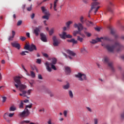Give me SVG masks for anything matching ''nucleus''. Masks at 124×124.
I'll list each match as a JSON object with an SVG mask.
<instances>
[{"label":"nucleus","mask_w":124,"mask_h":124,"mask_svg":"<svg viewBox=\"0 0 124 124\" xmlns=\"http://www.w3.org/2000/svg\"><path fill=\"white\" fill-rule=\"evenodd\" d=\"M105 47L109 52H113L115 50L117 52H120L124 49V46L119 42H115L114 44H108L105 46Z\"/></svg>","instance_id":"nucleus-1"},{"label":"nucleus","mask_w":124,"mask_h":124,"mask_svg":"<svg viewBox=\"0 0 124 124\" xmlns=\"http://www.w3.org/2000/svg\"><path fill=\"white\" fill-rule=\"evenodd\" d=\"M21 77L20 76H16L14 78V80L15 83L16 84H15V86L16 89L19 88V91L22 92L23 95H26L27 94V91L24 90L26 89L27 86L25 85L21 84L20 79Z\"/></svg>","instance_id":"nucleus-2"},{"label":"nucleus","mask_w":124,"mask_h":124,"mask_svg":"<svg viewBox=\"0 0 124 124\" xmlns=\"http://www.w3.org/2000/svg\"><path fill=\"white\" fill-rule=\"evenodd\" d=\"M57 60L55 58H52L51 62L49 63L48 62H46L45 63V65L46 67V69L48 72H51L52 69L54 71L57 70V68L55 65L57 64Z\"/></svg>","instance_id":"nucleus-3"},{"label":"nucleus","mask_w":124,"mask_h":124,"mask_svg":"<svg viewBox=\"0 0 124 124\" xmlns=\"http://www.w3.org/2000/svg\"><path fill=\"white\" fill-rule=\"evenodd\" d=\"M99 4L100 3L97 1H94L91 4V10L89 11V14L88 16V17L89 18H91L90 14L93 9H95L94 13L95 14V15H96V13L98 12V10L100 8V6H98V5H99Z\"/></svg>","instance_id":"nucleus-4"},{"label":"nucleus","mask_w":124,"mask_h":124,"mask_svg":"<svg viewBox=\"0 0 124 124\" xmlns=\"http://www.w3.org/2000/svg\"><path fill=\"white\" fill-rule=\"evenodd\" d=\"M74 27L75 28H78V31H74L73 33V35L74 37H76L77 34H81L80 33L82 30H83V26L82 24L80 23H78V24L77 23H75L74 25Z\"/></svg>","instance_id":"nucleus-5"},{"label":"nucleus","mask_w":124,"mask_h":124,"mask_svg":"<svg viewBox=\"0 0 124 124\" xmlns=\"http://www.w3.org/2000/svg\"><path fill=\"white\" fill-rule=\"evenodd\" d=\"M103 62L105 64H108V67L109 68V69L111 70V71L112 72H115V69L114 67L113 63V62H109V59L108 57L107 56L105 57L103 59Z\"/></svg>","instance_id":"nucleus-6"},{"label":"nucleus","mask_w":124,"mask_h":124,"mask_svg":"<svg viewBox=\"0 0 124 124\" xmlns=\"http://www.w3.org/2000/svg\"><path fill=\"white\" fill-rule=\"evenodd\" d=\"M41 9L42 13L46 15V16H43L42 18L46 19V20H48L49 19V16H50V14L49 11L47 10L46 7L44 6L41 7Z\"/></svg>","instance_id":"nucleus-7"},{"label":"nucleus","mask_w":124,"mask_h":124,"mask_svg":"<svg viewBox=\"0 0 124 124\" xmlns=\"http://www.w3.org/2000/svg\"><path fill=\"white\" fill-rule=\"evenodd\" d=\"M75 77L76 78H78V80L81 81L87 80L86 75L85 74H81V73H78V74H76Z\"/></svg>","instance_id":"nucleus-8"},{"label":"nucleus","mask_w":124,"mask_h":124,"mask_svg":"<svg viewBox=\"0 0 124 124\" xmlns=\"http://www.w3.org/2000/svg\"><path fill=\"white\" fill-rule=\"evenodd\" d=\"M53 45L54 46L57 47L61 43V40L59 38H57L56 36H53L52 38Z\"/></svg>","instance_id":"nucleus-9"},{"label":"nucleus","mask_w":124,"mask_h":124,"mask_svg":"<svg viewBox=\"0 0 124 124\" xmlns=\"http://www.w3.org/2000/svg\"><path fill=\"white\" fill-rule=\"evenodd\" d=\"M30 114V112L28 109H26V110H23L22 112L19 114V116L20 117L24 118L26 117Z\"/></svg>","instance_id":"nucleus-10"},{"label":"nucleus","mask_w":124,"mask_h":124,"mask_svg":"<svg viewBox=\"0 0 124 124\" xmlns=\"http://www.w3.org/2000/svg\"><path fill=\"white\" fill-rule=\"evenodd\" d=\"M40 39L41 40L44 42V43H46L47 42V40L46 38V35L44 34L43 33H40Z\"/></svg>","instance_id":"nucleus-11"},{"label":"nucleus","mask_w":124,"mask_h":124,"mask_svg":"<svg viewBox=\"0 0 124 124\" xmlns=\"http://www.w3.org/2000/svg\"><path fill=\"white\" fill-rule=\"evenodd\" d=\"M114 6V4L112 2H109L107 7V11L109 12H112V8Z\"/></svg>","instance_id":"nucleus-12"},{"label":"nucleus","mask_w":124,"mask_h":124,"mask_svg":"<svg viewBox=\"0 0 124 124\" xmlns=\"http://www.w3.org/2000/svg\"><path fill=\"white\" fill-rule=\"evenodd\" d=\"M11 46L13 47H15L17 50H20L21 46L19 43H16V42L11 43Z\"/></svg>","instance_id":"nucleus-13"},{"label":"nucleus","mask_w":124,"mask_h":124,"mask_svg":"<svg viewBox=\"0 0 124 124\" xmlns=\"http://www.w3.org/2000/svg\"><path fill=\"white\" fill-rule=\"evenodd\" d=\"M64 69H65V74L67 75H70V74L71 73V70L70 67H68V66H65Z\"/></svg>","instance_id":"nucleus-14"},{"label":"nucleus","mask_w":124,"mask_h":124,"mask_svg":"<svg viewBox=\"0 0 124 124\" xmlns=\"http://www.w3.org/2000/svg\"><path fill=\"white\" fill-rule=\"evenodd\" d=\"M40 32V29L39 28H36L33 31V33L36 37H38L39 35Z\"/></svg>","instance_id":"nucleus-15"},{"label":"nucleus","mask_w":124,"mask_h":124,"mask_svg":"<svg viewBox=\"0 0 124 124\" xmlns=\"http://www.w3.org/2000/svg\"><path fill=\"white\" fill-rule=\"evenodd\" d=\"M33 51H37V47L35 45L32 44L30 46V52H33Z\"/></svg>","instance_id":"nucleus-16"},{"label":"nucleus","mask_w":124,"mask_h":124,"mask_svg":"<svg viewBox=\"0 0 124 124\" xmlns=\"http://www.w3.org/2000/svg\"><path fill=\"white\" fill-rule=\"evenodd\" d=\"M59 36L61 39L65 40L66 39V32L63 31L62 34H59Z\"/></svg>","instance_id":"nucleus-17"},{"label":"nucleus","mask_w":124,"mask_h":124,"mask_svg":"<svg viewBox=\"0 0 124 124\" xmlns=\"http://www.w3.org/2000/svg\"><path fill=\"white\" fill-rule=\"evenodd\" d=\"M68 43H72L73 45H76L78 44V41L75 40V39H71L67 40Z\"/></svg>","instance_id":"nucleus-18"},{"label":"nucleus","mask_w":124,"mask_h":124,"mask_svg":"<svg viewBox=\"0 0 124 124\" xmlns=\"http://www.w3.org/2000/svg\"><path fill=\"white\" fill-rule=\"evenodd\" d=\"M110 33L114 35L115 38L117 39L118 38V35L115 34V31L113 29H110Z\"/></svg>","instance_id":"nucleus-19"},{"label":"nucleus","mask_w":124,"mask_h":124,"mask_svg":"<svg viewBox=\"0 0 124 124\" xmlns=\"http://www.w3.org/2000/svg\"><path fill=\"white\" fill-rule=\"evenodd\" d=\"M59 0H55L54 1V4H53V9L55 11L57 12L58 10L56 8H57V3L58 2Z\"/></svg>","instance_id":"nucleus-20"},{"label":"nucleus","mask_w":124,"mask_h":124,"mask_svg":"<svg viewBox=\"0 0 124 124\" xmlns=\"http://www.w3.org/2000/svg\"><path fill=\"white\" fill-rule=\"evenodd\" d=\"M62 88L64 90H68L70 88V83L67 82L66 84L63 86Z\"/></svg>","instance_id":"nucleus-21"},{"label":"nucleus","mask_w":124,"mask_h":124,"mask_svg":"<svg viewBox=\"0 0 124 124\" xmlns=\"http://www.w3.org/2000/svg\"><path fill=\"white\" fill-rule=\"evenodd\" d=\"M68 95L70 98L73 99L74 98V94L72 91L71 90L68 91Z\"/></svg>","instance_id":"nucleus-22"},{"label":"nucleus","mask_w":124,"mask_h":124,"mask_svg":"<svg viewBox=\"0 0 124 124\" xmlns=\"http://www.w3.org/2000/svg\"><path fill=\"white\" fill-rule=\"evenodd\" d=\"M73 24V22L71 21H69L68 22H67L66 23H65V25L67 27V28L68 29H69L70 28V25Z\"/></svg>","instance_id":"nucleus-23"},{"label":"nucleus","mask_w":124,"mask_h":124,"mask_svg":"<svg viewBox=\"0 0 124 124\" xmlns=\"http://www.w3.org/2000/svg\"><path fill=\"white\" fill-rule=\"evenodd\" d=\"M67 52L70 56H71L72 57H75L76 56V53L72 51L68 50Z\"/></svg>","instance_id":"nucleus-24"},{"label":"nucleus","mask_w":124,"mask_h":124,"mask_svg":"<svg viewBox=\"0 0 124 124\" xmlns=\"http://www.w3.org/2000/svg\"><path fill=\"white\" fill-rule=\"evenodd\" d=\"M67 52L70 56H71L72 57H75L76 56V53L72 51L68 50Z\"/></svg>","instance_id":"nucleus-25"},{"label":"nucleus","mask_w":124,"mask_h":124,"mask_svg":"<svg viewBox=\"0 0 124 124\" xmlns=\"http://www.w3.org/2000/svg\"><path fill=\"white\" fill-rule=\"evenodd\" d=\"M8 115H9V114L7 112L4 113V115H3L4 119L5 120L7 121H9L8 117Z\"/></svg>","instance_id":"nucleus-26"},{"label":"nucleus","mask_w":124,"mask_h":124,"mask_svg":"<svg viewBox=\"0 0 124 124\" xmlns=\"http://www.w3.org/2000/svg\"><path fill=\"white\" fill-rule=\"evenodd\" d=\"M30 46H30L29 45L26 44L25 46L24 49L25 50H29V51H30Z\"/></svg>","instance_id":"nucleus-27"},{"label":"nucleus","mask_w":124,"mask_h":124,"mask_svg":"<svg viewBox=\"0 0 124 124\" xmlns=\"http://www.w3.org/2000/svg\"><path fill=\"white\" fill-rule=\"evenodd\" d=\"M63 55L65 57L66 59H68V58L71 60L73 59V57L70 56H68V55L65 53H63Z\"/></svg>","instance_id":"nucleus-28"},{"label":"nucleus","mask_w":124,"mask_h":124,"mask_svg":"<svg viewBox=\"0 0 124 124\" xmlns=\"http://www.w3.org/2000/svg\"><path fill=\"white\" fill-rule=\"evenodd\" d=\"M101 39H102L104 41H110V39L108 36L101 37Z\"/></svg>","instance_id":"nucleus-29"},{"label":"nucleus","mask_w":124,"mask_h":124,"mask_svg":"<svg viewBox=\"0 0 124 124\" xmlns=\"http://www.w3.org/2000/svg\"><path fill=\"white\" fill-rule=\"evenodd\" d=\"M29 52L28 51H22L21 53H20V55L22 56H26V53H29Z\"/></svg>","instance_id":"nucleus-30"},{"label":"nucleus","mask_w":124,"mask_h":124,"mask_svg":"<svg viewBox=\"0 0 124 124\" xmlns=\"http://www.w3.org/2000/svg\"><path fill=\"white\" fill-rule=\"evenodd\" d=\"M16 108L14 106H11L9 108V111H14L16 110Z\"/></svg>","instance_id":"nucleus-31"},{"label":"nucleus","mask_w":124,"mask_h":124,"mask_svg":"<svg viewBox=\"0 0 124 124\" xmlns=\"http://www.w3.org/2000/svg\"><path fill=\"white\" fill-rule=\"evenodd\" d=\"M80 52L81 53H88V50L85 48V47H83L80 49Z\"/></svg>","instance_id":"nucleus-32"},{"label":"nucleus","mask_w":124,"mask_h":124,"mask_svg":"<svg viewBox=\"0 0 124 124\" xmlns=\"http://www.w3.org/2000/svg\"><path fill=\"white\" fill-rule=\"evenodd\" d=\"M68 113H69L68 110H63V114L64 117H67Z\"/></svg>","instance_id":"nucleus-33"},{"label":"nucleus","mask_w":124,"mask_h":124,"mask_svg":"<svg viewBox=\"0 0 124 124\" xmlns=\"http://www.w3.org/2000/svg\"><path fill=\"white\" fill-rule=\"evenodd\" d=\"M77 40L79 41L80 43H82L83 41V38L82 37H80L79 36H78Z\"/></svg>","instance_id":"nucleus-34"},{"label":"nucleus","mask_w":124,"mask_h":124,"mask_svg":"<svg viewBox=\"0 0 124 124\" xmlns=\"http://www.w3.org/2000/svg\"><path fill=\"white\" fill-rule=\"evenodd\" d=\"M24 102L23 101H21L19 105V108H24Z\"/></svg>","instance_id":"nucleus-35"},{"label":"nucleus","mask_w":124,"mask_h":124,"mask_svg":"<svg viewBox=\"0 0 124 124\" xmlns=\"http://www.w3.org/2000/svg\"><path fill=\"white\" fill-rule=\"evenodd\" d=\"M30 73H31L30 76H31V77L32 78H35V74L33 71H31Z\"/></svg>","instance_id":"nucleus-36"},{"label":"nucleus","mask_w":124,"mask_h":124,"mask_svg":"<svg viewBox=\"0 0 124 124\" xmlns=\"http://www.w3.org/2000/svg\"><path fill=\"white\" fill-rule=\"evenodd\" d=\"M32 103H31L30 105H26L25 108V110H27V109H28L27 108H31L32 107Z\"/></svg>","instance_id":"nucleus-37"},{"label":"nucleus","mask_w":124,"mask_h":124,"mask_svg":"<svg viewBox=\"0 0 124 124\" xmlns=\"http://www.w3.org/2000/svg\"><path fill=\"white\" fill-rule=\"evenodd\" d=\"M19 39L22 42H24L26 40V37L24 36H20Z\"/></svg>","instance_id":"nucleus-38"},{"label":"nucleus","mask_w":124,"mask_h":124,"mask_svg":"<svg viewBox=\"0 0 124 124\" xmlns=\"http://www.w3.org/2000/svg\"><path fill=\"white\" fill-rule=\"evenodd\" d=\"M30 85H31V87H33V85L34 83V80H31L30 81H29Z\"/></svg>","instance_id":"nucleus-39"},{"label":"nucleus","mask_w":124,"mask_h":124,"mask_svg":"<svg viewBox=\"0 0 124 124\" xmlns=\"http://www.w3.org/2000/svg\"><path fill=\"white\" fill-rule=\"evenodd\" d=\"M85 34L88 37H90L92 36V34L91 33L87 31L85 32Z\"/></svg>","instance_id":"nucleus-40"},{"label":"nucleus","mask_w":124,"mask_h":124,"mask_svg":"<svg viewBox=\"0 0 124 124\" xmlns=\"http://www.w3.org/2000/svg\"><path fill=\"white\" fill-rule=\"evenodd\" d=\"M31 91H32V89H29L27 91H26V93L28 95H30Z\"/></svg>","instance_id":"nucleus-41"},{"label":"nucleus","mask_w":124,"mask_h":124,"mask_svg":"<svg viewBox=\"0 0 124 124\" xmlns=\"http://www.w3.org/2000/svg\"><path fill=\"white\" fill-rule=\"evenodd\" d=\"M1 98L2 99V102L5 103L7 100V97L6 96H1Z\"/></svg>","instance_id":"nucleus-42"},{"label":"nucleus","mask_w":124,"mask_h":124,"mask_svg":"<svg viewBox=\"0 0 124 124\" xmlns=\"http://www.w3.org/2000/svg\"><path fill=\"white\" fill-rule=\"evenodd\" d=\"M54 33V29H51L49 31V34L50 36H51Z\"/></svg>","instance_id":"nucleus-43"},{"label":"nucleus","mask_w":124,"mask_h":124,"mask_svg":"<svg viewBox=\"0 0 124 124\" xmlns=\"http://www.w3.org/2000/svg\"><path fill=\"white\" fill-rule=\"evenodd\" d=\"M90 43L92 44H95L96 43H97V41L95 39V40H92V41L90 42Z\"/></svg>","instance_id":"nucleus-44"},{"label":"nucleus","mask_w":124,"mask_h":124,"mask_svg":"<svg viewBox=\"0 0 124 124\" xmlns=\"http://www.w3.org/2000/svg\"><path fill=\"white\" fill-rule=\"evenodd\" d=\"M22 23V20H18L17 22V26H21Z\"/></svg>","instance_id":"nucleus-45"},{"label":"nucleus","mask_w":124,"mask_h":124,"mask_svg":"<svg viewBox=\"0 0 124 124\" xmlns=\"http://www.w3.org/2000/svg\"><path fill=\"white\" fill-rule=\"evenodd\" d=\"M84 19V17L83 16H81L80 18V21L82 24L84 23V21L83 20Z\"/></svg>","instance_id":"nucleus-46"},{"label":"nucleus","mask_w":124,"mask_h":124,"mask_svg":"<svg viewBox=\"0 0 124 124\" xmlns=\"http://www.w3.org/2000/svg\"><path fill=\"white\" fill-rule=\"evenodd\" d=\"M36 62L39 64H41V60L40 59H37Z\"/></svg>","instance_id":"nucleus-47"},{"label":"nucleus","mask_w":124,"mask_h":124,"mask_svg":"<svg viewBox=\"0 0 124 124\" xmlns=\"http://www.w3.org/2000/svg\"><path fill=\"white\" fill-rule=\"evenodd\" d=\"M72 35H70V34H67V33H66V38H68V39H71L72 38Z\"/></svg>","instance_id":"nucleus-48"},{"label":"nucleus","mask_w":124,"mask_h":124,"mask_svg":"<svg viewBox=\"0 0 124 124\" xmlns=\"http://www.w3.org/2000/svg\"><path fill=\"white\" fill-rule=\"evenodd\" d=\"M30 123V121H23L20 122L21 124H23L24 123L29 124Z\"/></svg>","instance_id":"nucleus-49"},{"label":"nucleus","mask_w":124,"mask_h":124,"mask_svg":"<svg viewBox=\"0 0 124 124\" xmlns=\"http://www.w3.org/2000/svg\"><path fill=\"white\" fill-rule=\"evenodd\" d=\"M14 38V37L11 36H10L9 38H8V41H13V39Z\"/></svg>","instance_id":"nucleus-50"},{"label":"nucleus","mask_w":124,"mask_h":124,"mask_svg":"<svg viewBox=\"0 0 124 124\" xmlns=\"http://www.w3.org/2000/svg\"><path fill=\"white\" fill-rule=\"evenodd\" d=\"M32 10V4L31 5L30 7L27 8V10L29 12L31 11Z\"/></svg>","instance_id":"nucleus-51"},{"label":"nucleus","mask_w":124,"mask_h":124,"mask_svg":"<svg viewBox=\"0 0 124 124\" xmlns=\"http://www.w3.org/2000/svg\"><path fill=\"white\" fill-rule=\"evenodd\" d=\"M15 113H10L8 115V117L10 118H12L14 115Z\"/></svg>","instance_id":"nucleus-52"},{"label":"nucleus","mask_w":124,"mask_h":124,"mask_svg":"<svg viewBox=\"0 0 124 124\" xmlns=\"http://www.w3.org/2000/svg\"><path fill=\"white\" fill-rule=\"evenodd\" d=\"M102 39H103V38H101V37H100V38H96V41L97 42H100L101 41Z\"/></svg>","instance_id":"nucleus-53"},{"label":"nucleus","mask_w":124,"mask_h":124,"mask_svg":"<svg viewBox=\"0 0 124 124\" xmlns=\"http://www.w3.org/2000/svg\"><path fill=\"white\" fill-rule=\"evenodd\" d=\"M38 78L40 80H42L43 77H42V75L40 74L38 75Z\"/></svg>","instance_id":"nucleus-54"},{"label":"nucleus","mask_w":124,"mask_h":124,"mask_svg":"<svg viewBox=\"0 0 124 124\" xmlns=\"http://www.w3.org/2000/svg\"><path fill=\"white\" fill-rule=\"evenodd\" d=\"M98 120L97 118L94 119V124H98Z\"/></svg>","instance_id":"nucleus-55"},{"label":"nucleus","mask_w":124,"mask_h":124,"mask_svg":"<svg viewBox=\"0 0 124 124\" xmlns=\"http://www.w3.org/2000/svg\"><path fill=\"white\" fill-rule=\"evenodd\" d=\"M21 66H22V68H23V69L26 73H27V72H28V71H27V70L25 68L24 65H23V64H22V65H21Z\"/></svg>","instance_id":"nucleus-56"},{"label":"nucleus","mask_w":124,"mask_h":124,"mask_svg":"<svg viewBox=\"0 0 124 124\" xmlns=\"http://www.w3.org/2000/svg\"><path fill=\"white\" fill-rule=\"evenodd\" d=\"M16 35V32L14 31H12V36L15 37V36Z\"/></svg>","instance_id":"nucleus-57"},{"label":"nucleus","mask_w":124,"mask_h":124,"mask_svg":"<svg viewBox=\"0 0 124 124\" xmlns=\"http://www.w3.org/2000/svg\"><path fill=\"white\" fill-rule=\"evenodd\" d=\"M43 56L44 57L46 58H48V54H46V53H43Z\"/></svg>","instance_id":"nucleus-58"},{"label":"nucleus","mask_w":124,"mask_h":124,"mask_svg":"<svg viewBox=\"0 0 124 124\" xmlns=\"http://www.w3.org/2000/svg\"><path fill=\"white\" fill-rule=\"evenodd\" d=\"M31 19H33L35 17V14L32 13V15L31 16Z\"/></svg>","instance_id":"nucleus-59"},{"label":"nucleus","mask_w":124,"mask_h":124,"mask_svg":"<svg viewBox=\"0 0 124 124\" xmlns=\"http://www.w3.org/2000/svg\"><path fill=\"white\" fill-rule=\"evenodd\" d=\"M86 108H87V109L88 110V111H89L90 112H92V109L90 108L87 107Z\"/></svg>","instance_id":"nucleus-60"},{"label":"nucleus","mask_w":124,"mask_h":124,"mask_svg":"<svg viewBox=\"0 0 124 124\" xmlns=\"http://www.w3.org/2000/svg\"><path fill=\"white\" fill-rule=\"evenodd\" d=\"M49 96L50 97H52L54 96V94L53 93H49Z\"/></svg>","instance_id":"nucleus-61"},{"label":"nucleus","mask_w":124,"mask_h":124,"mask_svg":"<svg viewBox=\"0 0 124 124\" xmlns=\"http://www.w3.org/2000/svg\"><path fill=\"white\" fill-rule=\"evenodd\" d=\"M26 35L28 38H30V32H27L26 33Z\"/></svg>","instance_id":"nucleus-62"},{"label":"nucleus","mask_w":124,"mask_h":124,"mask_svg":"<svg viewBox=\"0 0 124 124\" xmlns=\"http://www.w3.org/2000/svg\"><path fill=\"white\" fill-rule=\"evenodd\" d=\"M47 123V124H55L54 123H52L51 120H49Z\"/></svg>","instance_id":"nucleus-63"},{"label":"nucleus","mask_w":124,"mask_h":124,"mask_svg":"<svg viewBox=\"0 0 124 124\" xmlns=\"http://www.w3.org/2000/svg\"><path fill=\"white\" fill-rule=\"evenodd\" d=\"M121 118L124 119V112L121 114Z\"/></svg>","instance_id":"nucleus-64"}]
</instances>
